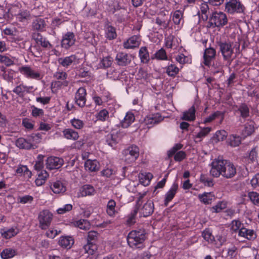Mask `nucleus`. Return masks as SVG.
<instances>
[{
    "mask_svg": "<svg viewBox=\"0 0 259 259\" xmlns=\"http://www.w3.org/2000/svg\"><path fill=\"white\" fill-rule=\"evenodd\" d=\"M219 46L224 60L227 61L230 64L235 54L234 50L236 52H238L239 45H234L233 42L225 41L219 42Z\"/></svg>",
    "mask_w": 259,
    "mask_h": 259,
    "instance_id": "1",
    "label": "nucleus"
},
{
    "mask_svg": "<svg viewBox=\"0 0 259 259\" xmlns=\"http://www.w3.org/2000/svg\"><path fill=\"white\" fill-rule=\"evenodd\" d=\"M146 238L144 231L133 230L129 233L127 237V243L132 248H140Z\"/></svg>",
    "mask_w": 259,
    "mask_h": 259,
    "instance_id": "2",
    "label": "nucleus"
},
{
    "mask_svg": "<svg viewBox=\"0 0 259 259\" xmlns=\"http://www.w3.org/2000/svg\"><path fill=\"white\" fill-rule=\"evenodd\" d=\"M245 9V7L239 0H229L225 4V10L230 14L243 13Z\"/></svg>",
    "mask_w": 259,
    "mask_h": 259,
    "instance_id": "3",
    "label": "nucleus"
},
{
    "mask_svg": "<svg viewBox=\"0 0 259 259\" xmlns=\"http://www.w3.org/2000/svg\"><path fill=\"white\" fill-rule=\"evenodd\" d=\"M53 217V214L48 210L40 211L38 217L39 227L42 230L47 229L51 225Z\"/></svg>",
    "mask_w": 259,
    "mask_h": 259,
    "instance_id": "4",
    "label": "nucleus"
},
{
    "mask_svg": "<svg viewBox=\"0 0 259 259\" xmlns=\"http://www.w3.org/2000/svg\"><path fill=\"white\" fill-rule=\"evenodd\" d=\"M210 23L215 27H220L227 23L226 15L222 12H215L212 13L210 17Z\"/></svg>",
    "mask_w": 259,
    "mask_h": 259,
    "instance_id": "5",
    "label": "nucleus"
},
{
    "mask_svg": "<svg viewBox=\"0 0 259 259\" xmlns=\"http://www.w3.org/2000/svg\"><path fill=\"white\" fill-rule=\"evenodd\" d=\"M225 160L221 159H214L211 163V168L209 172L211 176L218 178L223 172Z\"/></svg>",
    "mask_w": 259,
    "mask_h": 259,
    "instance_id": "6",
    "label": "nucleus"
},
{
    "mask_svg": "<svg viewBox=\"0 0 259 259\" xmlns=\"http://www.w3.org/2000/svg\"><path fill=\"white\" fill-rule=\"evenodd\" d=\"M124 160L127 163L135 162L139 156V149L135 145H133L125 149L123 152Z\"/></svg>",
    "mask_w": 259,
    "mask_h": 259,
    "instance_id": "7",
    "label": "nucleus"
},
{
    "mask_svg": "<svg viewBox=\"0 0 259 259\" xmlns=\"http://www.w3.org/2000/svg\"><path fill=\"white\" fill-rule=\"evenodd\" d=\"M19 70L27 78L39 80L42 78V75L39 71L34 70L29 66H22L19 68Z\"/></svg>",
    "mask_w": 259,
    "mask_h": 259,
    "instance_id": "8",
    "label": "nucleus"
},
{
    "mask_svg": "<svg viewBox=\"0 0 259 259\" xmlns=\"http://www.w3.org/2000/svg\"><path fill=\"white\" fill-rule=\"evenodd\" d=\"M75 40L74 34L71 32H68L63 35L61 46L65 49H69L74 45Z\"/></svg>",
    "mask_w": 259,
    "mask_h": 259,
    "instance_id": "9",
    "label": "nucleus"
},
{
    "mask_svg": "<svg viewBox=\"0 0 259 259\" xmlns=\"http://www.w3.org/2000/svg\"><path fill=\"white\" fill-rule=\"evenodd\" d=\"M236 174V168L230 162L225 160L222 175L223 177L229 179L233 177Z\"/></svg>",
    "mask_w": 259,
    "mask_h": 259,
    "instance_id": "10",
    "label": "nucleus"
},
{
    "mask_svg": "<svg viewBox=\"0 0 259 259\" xmlns=\"http://www.w3.org/2000/svg\"><path fill=\"white\" fill-rule=\"evenodd\" d=\"M162 120V117L159 113L149 114L144 118L143 124L147 125L148 128H150Z\"/></svg>",
    "mask_w": 259,
    "mask_h": 259,
    "instance_id": "11",
    "label": "nucleus"
},
{
    "mask_svg": "<svg viewBox=\"0 0 259 259\" xmlns=\"http://www.w3.org/2000/svg\"><path fill=\"white\" fill-rule=\"evenodd\" d=\"M122 138V134L119 131L113 132L106 136V141L108 145L113 147L119 143Z\"/></svg>",
    "mask_w": 259,
    "mask_h": 259,
    "instance_id": "12",
    "label": "nucleus"
},
{
    "mask_svg": "<svg viewBox=\"0 0 259 259\" xmlns=\"http://www.w3.org/2000/svg\"><path fill=\"white\" fill-rule=\"evenodd\" d=\"M64 163L62 158L57 157L51 156L48 158L46 161L47 168L50 169L60 168Z\"/></svg>",
    "mask_w": 259,
    "mask_h": 259,
    "instance_id": "13",
    "label": "nucleus"
},
{
    "mask_svg": "<svg viewBox=\"0 0 259 259\" xmlns=\"http://www.w3.org/2000/svg\"><path fill=\"white\" fill-rule=\"evenodd\" d=\"M86 90L84 88H79L77 91L75 96V101L79 107L84 106L86 102Z\"/></svg>",
    "mask_w": 259,
    "mask_h": 259,
    "instance_id": "14",
    "label": "nucleus"
},
{
    "mask_svg": "<svg viewBox=\"0 0 259 259\" xmlns=\"http://www.w3.org/2000/svg\"><path fill=\"white\" fill-rule=\"evenodd\" d=\"M96 193V190L93 186L90 185H84L82 186L77 193V197H83L87 196H93Z\"/></svg>",
    "mask_w": 259,
    "mask_h": 259,
    "instance_id": "15",
    "label": "nucleus"
},
{
    "mask_svg": "<svg viewBox=\"0 0 259 259\" xmlns=\"http://www.w3.org/2000/svg\"><path fill=\"white\" fill-rule=\"evenodd\" d=\"M115 60L118 65L126 66L131 62L132 56L125 53L119 52L117 54Z\"/></svg>",
    "mask_w": 259,
    "mask_h": 259,
    "instance_id": "16",
    "label": "nucleus"
},
{
    "mask_svg": "<svg viewBox=\"0 0 259 259\" xmlns=\"http://www.w3.org/2000/svg\"><path fill=\"white\" fill-rule=\"evenodd\" d=\"M179 186L178 183H174L170 189L165 194L164 204L165 206H167L169 202H170L174 198L176 194Z\"/></svg>",
    "mask_w": 259,
    "mask_h": 259,
    "instance_id": "17",
    "label": "nucleus"
},
{
    "mask_svg": "<svg viewBox=\"0 0 259 259\" xmlns=\"http://www.w3.org/2000/svg\"><path fill=\"white\" fill-rule=\"evenodd\" d=\"M201 1V3L199 6V11L198 14L203 21H206L208 18L209 14V8L208 5V3H209L208 1Z\"/></svg>",
    "mask_w": 259,
    "mask_h": 259,
    "instance_id": "18",
    "label": "nucleus"
},
{
    "mask_svg": "<svg viewBox=\"0 0 259 259\" xmlns=\"http://www.w3.org/2000/svg\"><path fill=\"white\" fill-rule=\"evenodd\" d=\"M140 45V39L139 36L134 35L130 37L123 44V46L126 49H132L138 47Z\"/></svg>",
    "mask_w": 259,
    "mask_h": 259,
    "instance_id": "19",
    "label": "nucleus"
},
{
    "mask_svg": "<svg viewBox=\"0 0 259 259\" xmlns=\"http://www.w3.org/2000/svg\"><path fill=\"white\" fill-rule=\"evenodd\" d=\"M240 237H244L248 240H252L256 237L255 232L252 229H249L246 228H241L238 232Z\"/></svg>",
    "mask_w": 259,
    "mask_h": 259,
    "instance_id": "20",
    "label": "nucleus"
},
{
    "mask_svg": "<svg viewBox=\"0 0 259 259\" xmlns=\"http://www.w3.org/2000/svg\"><path fill=\"white\" fill-rule=\"evenodd\" d=\"M215 50L212 48L206 49L204 53L203 58L204 63L205 65L209 66L211 60L214 58L215 56Z\"/></svg>",
    "mask_w": 259,
    "mask_h": 259,
    "instance_id": "21",
    "label": "nucleus"
},
{
    "mask_svg": "<svg viewBox=\"0 0 259 259\" xmlns=\"http://www.w3.org/2000/svg\"><path fill=\"white\" fill-rule=\"evenodd\" d=\"M51 189L56 194L64 193L66 191V186L61 181L54 182L51 186Z\"/></svg>",
    "mask_w": 259,
    "mask_h": 259,
    "instance_id": "22",
    "label": "nucleus"
},
{
    "mask_svg": "<svg viewBox=\"0 0 259 259\" xmlns=\"http://www.w3.org/2000/svg\"><path fill=\"white\" fill-rule=\"evenodd\" d=\"M62 134L65 139L69 140L76 141L79 138L78 132L70 128L64 129Z\"/></svg>",
    "mask_w": 259,
    "mask_h": 259,
    "instance_id": "23",
    "label": "nucleus"
},
{
    "mask_svg": "<svg viewBox=\"0 0 259 259\" xmlns=\"http://www.w3.org/2000/svg\"><path fill=\"white\" fill-rule=\"evenodd\" d=\"M86 170L91 172L98 171L100 168V164L97 160L88 159L84 163Z\"/></svg>",
    "mask_w": 259,
    "mask_h": 259,
    "instance_id": "24",
    "label": "nucleus"
},
{
    "mask_svg": "<svg viewBox=\"0 0 259 259\" xmlns=\"http://www.w3.org/2000/svg\"><path fill=\"white\" fill-rule=\"evenodd\" d=\"M0 233L2 236L5 239H10L16 236L19 233V229L15 228H11L9 229H2Z\"/></svg>",
    "mask_w": 259,
    "mask_h": 259,
    "instance_id": "25",
    "label": "nucleus"
},
{
    "mask_svg": "<svg viewBox=\"0 0 259 259\" xmlns=\"http://www.w3.org/2000/svg\"><path fill=\"white\" fill-rule=\"evenodd\" d=\"M74 243V239L71 236H61L59 238L58 244L63 248H70Z\"/></svg>",
    "mask_w": 259,
    "mask_h": 259,
    "instance_id": "26",
    "label": "nucleus"
},
{
    "mask_svg": "<svg viewBox=\"0 0 259 259\" xmlns=\"http://www.w3.org/2000/svg\"><path fill=\"white\" fill-rule=\"evenodd\" d=\"M33 38L37 45H40L44 48H50L52 47L49 41L46 38L42 37L39 33H34Z\"/></svg>",
    "mask_w": 259,
    "mask_h": 259,
    "instance_id": "27",
    "label": "nucleus"
},
{
    "mask_svg": "<svg viewBox=\"0 0 259 259\" xmlns=\"http://www.w3.org/2000/svg\"><path fill=\"white\" fill-rule=\"evenodd\" d=\"M76 60V57L75 55H72L64 58H59L58 62L62 66L68 67L73 64Z\"/></svg>",
    "mask_w": 259,
    "mask_h": 259,
    "instance_id": "28",
    "label": "nucleus"
},
{
    "mask_svg": "<svg viewBox=\"0 0 259 259\" xmlns=\"http://www.w3.org/2000/svg\"><path fill=\"white\" fill-rule=\"evenodd\" d=\"M154 204L152 201L148 200L145 203L141 210V213L144 217L150 215L153 212Z\"/></svg>",
    "mask_w": 259,
    "mask_h": 259,
    "instance_id": "29",
    "label": "nucleus"
},
{
    "mask_svg": "<svg viewBox=\"0 0 259 259\" xmlns=\"http://www.w3.org/2000/svg\"><path fill=\"white\" fill-rule=\"evenodd\" d=\"M16 19L22 22H25L30 20L31 15L30 12L27 10H20L17 14H15Z\"/></svg>",
    "mask_w": 259,
    "mask_h": 259,
    "instance_id": "30",
    "label": "nucleus"
},
{
    "mask_svg": "<svg viewBox=\"0 0 259 259\" xmlns=\"http://www.w3.org/2000/svg\"><path fill=\"white\" fill-rule=\"evenodd\" d=\"M181 119L189 121H193L195 119V109L194 106H192L188 110L183 112Z\"/></svg>",
    "mask_w": 259,
    "mask_h": 259,
    "instance_id": "31",
    "label": "nucleus"
},
{
    "mask_svg": "<svg viewBox=\"0 0 259 259\" xmlns=\"http://www.w3.org/2000/svg\"><path fill=\"white\" fill-rule=\"evenodd\" d=\"M198 198L202 203L209 204L214 199V195L211 192H204L203 194H199Z\"/></svg>",
    "mask_w": 259,
    "mask_h": 259,
    "instance_id": "32",
    "label": "nucleus"
},
{
    "mask_svg": "<svg viewBox=\"0 0 259 259\" xmlns=\"http://www.w3.org/2000/svg\"><path fill=\"white\" fill-rule=\"evenodd\" d=\"M139 56L141 62L147 63L150 60L149 54L146 47H141L139 52Z\"/></svg>",
    "mask_w": 259,
    "mask_h": 259,
    "instance_id": "33",
    "label": "nucleus"
},
{
    "mask_svg": "<svg viewBox=\"0 0 259 259\" xmlns=\"http://www.w3.org/2000/svg\"><path fill=\"white\" fill-rule=\"evenodd\" d=\"M16 172L17 174L20 176H23L26 179H29L31 177V172L26 165H19L17 167Z\"/></svg>",
    "mask_w": 259,
    "mask_h": 259,
    "instance_id": "34",
    "label": "nucleus"
},
{
    "mask_svg": "<svg viewBox=\"0 0 259 259\" xmlns=\"http://www.w3.org/2000/svg\"><path fill=\"white\" fill-rule=\"evenodd\" d=\"M32 89L33 87H28L23 84H20L15 88L13 92L19 96H22L25 93L29 92Z\"/></svg>",
    "mask_w": 259,
    "mask_h": 259,
    "instance_id": "35",
    "label": "nucleus"
},
{
    "mask_svg": "<svg viewBox=\"0 0 259 259\" xmlns=\"http://www.w3.org/2000/svg\"><path fill=\"white\" fill-rule=\"evenodd\" d=\"M135 120V116L132 112H127L121 122V126L124 128L128 127Z\"/></svg>",
    "mask_w": 259,
    "mask_h": 259,
    "instance_id": "36",
    "label": "nucleus"
},
{
    "mask_svg": "<svg viewBox=\"0 0 259 259\" xmlns=\"http://www.w3.org/2000/svg\"><path fill=\"white\" fill-rule=\"evenodd\" d=\"M179 71L180 69L172 63H169L166 67V72L169 76L175 77Z\"/></svg>",
    "mask_w": 259,
    "mask_h": 259,
    "instance_id": "37",
    "label": "nucleus"
},
{
    "mask_svg": "<svg viewBox=\"0 0 259 259\" xmlns=\"http://www.w3.org/2000/svg\"><path fill=\"white\" fill-rule=\"evenodd\" d=\"M211 131L210 127H204L195 136L194 140L196 143L200 142Z\"/></svg>",
    "mask_w": 259,
    "mask_h": 259,
    "instance_id": "38",
    "label": "nucleus"
},
{
    "mask_svg": "<svg viewBox=\"0 0 259 259\" xmlns=\"http://www.w3.org/2000/svg\"><path fill=\"white\" fill-rule=\"evenodd\" d=\"M16 145L20 148L27 149H29L32 147V145L31 143L23 138H20L17 140L16 141Z\"/></svg>",
    "mask_w": 259,
    "mask_h": 259,
    "instance_id": "39",
    "label": "nucleus"
},
{
    "mask_svg": "<svg viewBox=\"0 0 259 259\" xmlns=\"http://www.w3.org/2000/svg\"><path fill=\"white\" fill-rule=\"evenodd\" d=\"M172 20L176 25L182 26L184 23L182 12L180 10L175 11L172 15Z\"/></svg>",
    "mask_w": 259,
    "mask_h": 259,
    "instance_id": "40",
    "label": "nucleus"
},
{
    "mask_svg": "<svg viewBox=\"0 0 259 259\" xmlns=\"http://www.w3.org/2000/svg\"><path fill=\"white\" fill-rule=\"evenodd\" d=\"M68 85L67 81L56 80L53 81L51 84V89L53 93H56L57 91L63 86L66 87Z\"/></svg>",
    "mask_w": 259,
    "mask_h": 259,
    "instance_id": "41",
    "label": "nucleus"
},
{
    "mask_svg": "<svg viewBox=\"0 0 259 259\" xmlns=\"http://www.w3.org/2000/svg\"><path fill=\"white\" fill-rule=\"evenodd\" d=\"M83 249L85 253L93 255L96 252L98 247L97 245L93 242H88V243L83 246Z\"/></svg>",
    "mask_w": 259,
    "mask_h": 259,
    "instance_id": "42",
    "label": "nucleus"
},
{
    "mask_svg": "<svg viewBox=\"0 0 259 259\" xmlns=\"http://www.w3.org/2000/svg\"><path fill=\"white\" fill-rule=\"evenodd\" d=\"M46 25L45 21L40 18L35 20L32 23V27L34 29L42 31L44 29Z\"/></svg>",
    "mask_w": 259,
    "mask_h": 259,
    "instance_id": "43",
    "label": "nucleus"
},
{
    "mask_svg": "<svg viewBox=\"0 0 259 259\" xmlns=\"http://www.w3.org/2000/svg\"><path fill=\"white\" fill-rule=\"evenodd\" d=\"M153 176L150 173L141 174L139 176L140 182L144 186H148Z\"/></svg>",
    "mask_w": 259,
    "mask_h": 259,
    "instance_id": "44",
    "label": "nucleus"
},
{
    "mask_svg": "<svg viewBox=\"0 0 259 259\" xmlns=\"http://www.w3.org/2000/svg\"><path fill=\"white\" fill-rule=\"evenodd\" d=\"M138 212L137 208L134 209L131 213L128 215L126 219V224L128 226H132L136 223V215Z\"/></svg>",
    "mask_w": 259,
    "mask_h": 259,
    "instance_id": "45",
    "label": "nucleus"
},
{
    "mask_svg": "<svg viewBox=\"0 0 259 259\" xmlns=\"http://www.w3.org/2000/svg\"><path fill=\"white\" fill-rule=\"evenodd\" d=\"M115 206L116 202L114 200L111 199L108 201L107 205L106 211L107 214L110 217H113L115 214Z\"/></svg>",
    "mask_w": 259,
    "mask_h": 259,
    "instance_id": "46",
    "label": "nucleus"
},
{
    "mask_svg": "<svg viewBox=\"0 0 259 259\" xmlns=\"http://www.w3.org/2000/svg\"><path fill=\"white\" fill-rule=\"evenodd\" d=\"M16 254V251L11 248L4 249L1 252V257L3 259H10L14 257Z\"/></svg>",
    "mask_w": 259,
    "mask_h": 259,
    "instance_id": "47",
    "label": "nucleus"
},
{
    "mask_svg": "<svg viewBox=\"0 0 259 259\" xmlns=\"http://www.w3.org/2000/svg\"><path fill=\"white\" fill-rule=\"evenodd\" d=\"M74 225L80 229L85 230L90 229L91 226L90 223L88 221L83 219L75 222Z\"/></svg>",
    "mask_w": 259,
    "mask_h": 259,
    "instance_id": "48",
    "label": "nucleus"
},
{
    "mask_svg": "<svg viewBox=\"0 0 259 259\" xmlns=\"http://www.w3.org/2000/svg\"><path fill=\"white\" fill-rule=\"evenodd\" d=\"M106 36L109 39H114L116 36L115 28L111 26H107L105 28Z\"/></svg>",
    "mask_w": 259,
    "mask_h": 259,
    "instance_id": "49",
    "label": "nucleus"
},
{
    "mask_svg": "<svg viewBox=\"0 0 259 259\" xmlns=\"http://www.w3.org/2000/svg\"><path fill=\"white\" fill-rule=\"evenodd\" d=\"M241 138L239 136L232 135L229 138V144L231 146L236 147L240 145Z\"/></svg>",
    "mask_w": 259,
    "mask_h": 259,
    "instance_id": "50",
    "label": "nucleus"
},
{
    "mask_svg": "<svg viewBox=\"0 0 259 259\" xmlns=\"http://www.w3.org/2000/svg\"><path fill=\"white\" fill-rule=\"evenodd\" d=\"M226 203L224 201H220L215 205L211 208L212 212H219L226 208Z\"/></svg>",
    "mask_w": 259,
    "mask_h": 259,
    "instance_id": "51",
    "label": "nucleus"
},
{
    "mask_svg": "<svg viewBox=\"0 0 259 259\" xmlns=\"http://www.w3.org/2000/svg\"><path fill=\"white\" fill-rule=\"evenodd\" d=\"M70 123L74 128L78 130L81 129L84 124L82 120L75 118L70 120Z\"/></svg>",
    "mask_w": 259,
    "mask_h": 259,
    "instance_id": "52",
    "label": "nucleus"
},
{
    "mask_svg": "<svg viewBox=\"0 0 259 259\" xmlns=\"http://www.w3.org/2000/svg\"><path fill=\"white\" fill-rule=\"evenodd\" d=\"M72 207V205L71 204H66L58 208L56 210V212L59 214H63L71 210Z\"/></svg>",
    "mask_w": 259,
    "mask_h": 259,
    "instance_id": "53",
    "label": "nucleus"
},
{
    "mask_svg": "<svg viewBox=\"0 0 259 259\" xmlns=\"http://www.w3.org/2000/svg\"><path fill=\"white\" fill-rule=\"evenodd\" d=\"M238 110L240 111L241 116L243 118H246L249 116V110L248 107L245 104H241Z\"/></svg>",
    "mask_w": 259,
    "mask_h": 259,
    "instance_id": "54",
    "label": "nucleus"
},
{
    "mask_svg": "<svg viewBox=\"0 0 259 259\" xmlns=\"http://www.w3.org/2000/svg\"><path fill=\"white\" fill-rule=\"evenodd\" d=\"M254 131V128L252 125L250 124H247L245 125L244 130L242 132V136L245 137L246 136L250 135Z\"/></svg>",
    "mask_w": 259,
    "mask_h": 259,
    "instance_id": "55",
    "label": "nucleus"
},
{
    "mask_svg": "<svg viewBox=\"0 0 259 259\" xmlns=\"http://www.w3.org/2000/svg\"><path fill=\"white\" fill-rule=\"evenodd\" d=\"M242 224L239 220H233L231 224V229L233 232L239 231L241 228H243Z\"/></svg>",
    "mask_w": 259,
    "mask_h": 259,
    "instance_id": "56",
    "label": "nucleus"
},
{
    "mask_svg": "<svg viewBox=\"0 0 259 259\" xmlns=\"http://www.w3.org/2000/svg\"><path fill=\"white\" fill-rule=\"evenodd\" d=\"M155 58L157 60H167V56L166 53L165 51L163 49H161L158 51L156 52V53L155 54Z\"/></svg>",
    "mask_w": 259,
    "mask_h": 259,
    "instance_id": "57",
    "label": "nucleus"
},
{
    "mask_svg": "<svg viewBox=\"0 0 259 259\" xmlns=\"http://www.w3.org/2000/svg\"><path fill=\"white\" fill-rule=\"evenodd\" d=\"M31 115L34 117H40L44 114V111L42 109L38 108L34 106L31 107Z\"/></svg>",
    "mask_w": 259,
    "mask_h": 259,
    "instance_id": "58",
    "label": "nucleus"
},
{
    "mask_svg": "<svg viewBox=\"0 0 259 259\" xmlns=\"http://www.w3.org/2000/svg\"><path fill=\"white\" fill-rule=\"evenodd\" d=\"M61 231L60 230H58L56 229L55 228H52L49 229L46 232V236L51 239L54 238L57 235H58L59 234H60Z\"/></svg>",
    "mask_w": 259,
    "mask_h": 259,
    "instance_id": "59",
    "label": "nucleus"
},
{
    "mask_svg": "<svg viewBox=\"0 0 259 259\" xmlns=\"http://www.w3.org/2000/svg\"><path fill=\"white\" fill-rule=\"evenodd\" d=\"M113 62V59L111 57H106L101 60L100 63V66L104 68H107L110 67Z\"/></svg>",
    "mask_w": 259,
    "mask_h": 259,
    "instance_id": "60",
    "label": "nucleus"
},
{
    "mask_svg": "<svg viewBox=\"0 0 259 259\" xmlns=\"http://www.w3.org/2000/svg\"><path fill=\"white\" fill-rule=\"evenodd\" d=\"M109 117V112L106 109L101 110L97 114V118L98 120L105 121Z\"/></svg>",
    "mask_w": 259,
    "mask_h": 259,
    "instance_id": "61",
    "label": "nucleus"
},
{
    "mask_svg": "<svg viewBox=\"0 0 259 259\" xmlns=\"http://www.w3.org/2000/svg\"><path fill=\"white\" fill-rule=\"evenodd\" d=\"M248 196L253 204L259 205V194L257 192H251L249 193Z\"/></svg>",
    "mask_w": 259,
    "mask_h": 259,
    "instance_id": "62",
    "label": "nucleus"
},
{
    "mask_svg": "<svg viewBox=\"0 0 259 259\" xmlns=\"http://www.w3.org/2000/svg\"><path fill=\"white\" fill-rule=\"evenodd\" d=\"M202 235L203 238L208 242H211L214 240V237L209 230L205 229L202 232Z\"/></svg>",
    "mask_w": 259,
    "mask_h": 259,
    "instance_id": "63",
    "label": "nucleus"
},
{
    "mask_svg": "<svg viewBox=\"0 0 259 259\" xmlns=\"http://www.w3.org/2000/svg\"><path fill=\"white\" fill-rule=\"evenodd\" d=\"M176 61L181 64H184L189 62V58L183 54H180L176 57Z\"/></svg>",
    "mask_w": 259,
    "mask_h": 259,
    "instance_id": "64",
    "label": "nucleus"
}]
</instances>
